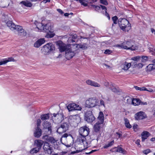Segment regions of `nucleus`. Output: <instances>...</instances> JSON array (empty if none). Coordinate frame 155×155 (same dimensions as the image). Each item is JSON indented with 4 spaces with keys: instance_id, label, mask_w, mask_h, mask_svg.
Listing matches in <instances>:
<instances>
[{
    "instance_id": "8",
    "label": "nucleus",
    "mask_w": 155,
    "mask_h": 155,
    "mask_svg": "<svg viewBox=\"0 0 155 155\" xmlns=\"http://www.w3.org/2000/svg\"><path fill=\"white\" fill-rule=\"evenodd\" d=\"M43 130H45L46 132V134L49 135L52 132L51 124L47 121H45L42 123Z\"/></svg>"
},
{
    "instance_id": "9",
    "label": "nucleus",
    "mask_w": 155,
    "mask_h": 155,
    "mask_svg": "<svg viewBox=\"0 0 155 155\" xmlns=\"http://www.w3.org/2000/svg\"><path fill=\"white\" fill-rule=\"evenodd\" d=\"M95 119L91 111H87L85 113L84 119L87 122L91 123Z\"/></svg>"
},
{
    "instance_id": "23",
    "label": "nucleus",
    "mask_w": 155,
    "mask_h": 155,
    "mask_svg": "<svg viewBox=\"0 0 155 155\" xmlns=\"http://www.w3.org/2000/svg\"><path fill=\"white\" fill-rule=\"evenodd\" d=\"M43 144V141L41 140H36L35 141L34 145L36 146L39 149H41Z\"/></svg>"
},
{
    "instance_id": "64",
    "label": "nucleus",
    "mask_w": 155,
    "mask_h": 155,
    "mask_svg": "<svg viewBox=\"0 0 155 155\" xmlns=\"http://www.w3.org/2000/svg\"><path fill=\"white\" fill-rule=\"evenodd\" d=\"M104 84L105 86L107 87L109 85V83L107 82H105L104 83Z\"/></svg>"
},
{
    "instance_id": "33",
    "label": "nucleus",
    "mask_w": 155,
    "mask_h": 155,
    "mask_svg": "<svg viewBox=\"0 0 155 155\" xmlns=\"http://www.w3.org/2000/svg\"><path fill=\"white\" fill-rule=\"evenodd\" d=\"M49 116L48 114L42 115L41 116V118L42 120H44L48 119L49 118Z\"/></svg>"
},
{
    "instance_id": "63",
    "label": "nucleus",
    "mask_w": 155,
    "mask_h": 155,
    "mask_svg": "<svg viewBox=\"0 0 155 155\" xmlns=\"http://www.w3.org/2000/svg\"><path fill=\"white\" fill-rule=\"evenodd\" d=\"M140 140H137L135 142V143L138 145H140Z\"/></svg>"
},
{
    "instance_id": "35",
    "label": "nucleus",
    "mask_w": 155,
    "mask_h": 155,
    "mask_svg": "<svg viewBox=\"0 0 155 155\" xmlns=\"http://www.w3.org/2000/svg\"><path fill=\"white\" fill-rule=\"evenodd\" d=\"M57 132L59 134H61L65 132L66 131L63 129V128L60 126L57 129Z\"/></svg>"
},
{
    "instance_id": "26",
    "label": "nucleus",
    "mask_w": 155,
    "mask_h": 155,
    "mask_svg": "<svg viewBox=\"0 0 155 155\" xmlns=\"http://www.w3.org/2000/svg\"><path fill=\"white\" fill-rule=\"evenodd\" d=\"M75 149L76 150L75 151L71 152V154H74L75 153H78L79 152H81L83 150H84L85 149V148L82 149L81 147H77L75 146Z\"/></svg>"
},
{
    "instance_id": "46",
    "label": "nucleus",
    "mask_w": 155,
    "mask_h": 155,
    "mask_svg": "<svg viewBox=\"0 0 155 155\" xmlns=\"http://www.w3.org/2000/svg\"><path fill=\"white\" fill-rule=\"evenodd\" d=\"M151 150L149 149H147L146 150H143L142 152L143 153L145 154H147L151 152Z\"/></svg>"
},
{
    "instance_id": "22",
    "label": "nucleus",
    "mask_w": 155,
    "mask_h": 155,
    "mask_svg": "<svg viewBox=\"0 0 155 155\" xmlns=\"http://www.w3.org/2000/svg\"><path fill=\"white\" fill-rule=\"evenodd\" d=\"M42 134V130L40 128H38L37 127L36 129V131L34 132V136L37 138L40 137Z\"/></svg>"
},
{
    "instance_id": "48",
    "label": "nucleus",
    "mask_w": 155,
    "mask_h": 155,
    "mask_svg": "<svg viewBox=\"0 0 155 155\" xmlns=\"http://www.w3.org/2000/svg\"><path fill=\"white\" fill-rule=\"evenodd\" d=\"M7 61L8 62H10V61H15V60L12 57L8 58H7Z\"/></svg>"
},
{
    "instance_id": "61",
    "label": "nucleus",
    "mask_w": 155,
    "mask_h": 155,
    "mask_svg": "<svg viewBox=\"0 0 155 155\" xmlns=\"http://www.w3.org/2000/svg\"><path fill=\"white\" fill-rule=\"evenodd\" d=\"M100 8H102V9L105 10L106 11L107 10V9L106 7L104 6H103L102 5H100Z\"/></svg>"
},
{
    "instance_id": "50",
    "label": "nucleus",
    "mask_w": 155,
    "mask_h": 155,
    "mask_svg": "<svg viewBox=\"0 0 155 155\" xmlns=\"http://www.w3.org/2000/svg\"><path fill=\"white\" fill-rule=\"evenodd\" d=\"M110 151L113 152H118V147L111 149Z\"/></svg>"
},
{
    "instance_id": "7",
    "label": "nucleus",
    "mask_w": 155,
    "mask_h": 155,
    "mask_svg": "<svg viewBox=\"0 0 155 155\" xmlns=\"http://www.w3.org/2000/svg\"><path fill=\"white\" fill-rule=\"evenodd\" d=\"M97 100L95 98H90L86 101L85 106L88 108L93 107L97 105Z\"/></svg>"
},
{
    "instance_id": "1",
    "label": "nucleus",
    "mask_w": 155,
    "mask_h": 155,
    "mask_svg": "<svg viewBox=\"0 0 155 155\" xmlns=\"http://www.w3.org/2000/svg\"><path fill=\"white\" fill-rule=\"evenodd\" d=\"M79 132L80 135L78 139L79 140L80 143H82L84 146L87 145V143L85 137L89 133V128L86 126L81 127L79 129ZM81 145H82V144H78L79 146Z\"/></svg>"
},
{
    "instance_id": "60",
    "label": "nucleus",
    "mask_w": 155,
    "mask_h": 155,
    "mask_svg": "<svg viewBox=\"0 0 155 155\" xmlns=\"http://www.w3.org/2000/svg\"><path fill=\"white\" fill-rule=\"evenodd\" d=\"M134 88L137 90L141 91V87H137V86H134Z\"/></svg>"
},
{
    "instance_id": "21",
    "label": "nucleus",
    "mask_w": 155,
    "mask_h": 155,
    "mask_svg": "<svg viewBox=\"0 0 155 155\" xmlns=\"http://www.w3.org/2000/svg\"><path fill=\"white\" fill-rule=\"evenodd\" d=\"M132 64H133V62H132L131 63H128L125 62L122 65V69L124 70H127Z\"/></svg>"
},
{
    "instance_id": "16",
    "label": "nucleus",
    "mask_w": 155,
    "mask_h": 155,
    "mask_svg": "<svg viewBox=\"0 0 155 155\" xmlns=\"http://www.w3.org/2000/svg\"><path fill=\"white\" fill-rule=\"evenodd\" d=\"M146 117H147L146 114L143 111H140L135 115V118L137 120L143 119Z\"/></svg>"
},
{
    "instance_id": "30",
    "label": "nucleus",
    "mask_w": 155,
    "mask_h": 155,
    "mask_svg": "<svg viewBox=\"0 0 155 155\" xmlns=\"http://www.w3.org/2000/svg\"><path fill=\"white\" fill-rule=\"evenodd\" d=\"M61 126L65 131L68 130L69 127L68 124L66 122L63 123Z\"/></svg>"
},
{
    "instance_id": "25",
    "label": "nucleus",
    "mask_w": 155,
    "mask_h": 155,
    "mask_svg": "<svg viewBox=\"0 0 155 155\" xmlns=\"http://www.w3.org/2000/svg\"><path fill=\"white\" fill-rule=\"evenodd\" d=\"M98 121L101 122V123H103L104 120V117L103 113L101 112H100L99 116L98 117Z\"/></svg>"
},
{
    "instance_id": "51",
    "label": "nucleus",
    "mask_w": 155,
    "mask_h": 155,
    "mask_svg": "<svg viewBox=\"0 0 155 155\" xmlns=\"http://www.w3.org/2000/svg\"><path fill=\"white\" fill-rule=\"evenodd\" d=\"M79 2L81 3V5L84 6H86L87 5V3L83 2V0H80V1H79Z\"/></svg>"
},
{
    "instance_id": "17",
    "label": "nucleus",
    "mask_w": 155,
    "mask_h": 155,
    "mask_svg": "<svg viewBox=\"0 0 155 155\" xmlns=\"http://www.w3.org/2000/svg\"><path fill=\"white\" fill-rule=\"evenodd\" d=\"M86 82V84L88 85L95 87H100L101 86L100 84L91 80H87Z\"/></svg>"
},
{
    "instance_id": "15",
    "label": "nucleus",
    "mask_w": 155,
    "mask_h": 155,
    "mask_svg": "<svg viewBox=\"0 0 155 155\" xmlns=\"http://www.w3.org/2000/svg\"><path fill=\"white\" fill-rule=\"evenodd\" d=\"M72 48H70L65 52V57L68 60L71 58L75 54V50H72Z\"/></svg>"
},
{
    "instance_id": "20",
    "label": "nucleus",
    "mask_w": 155,
    "mask_h": 155,
    "mask_svg": "<svg viewBox=\"0 0 155 155\" xmlns=\"http://www.w3.org/2000/svg\"><path fill=\"white\" fill-rule=\"evenodd\" d=\"M103 123H101V122H97L96 123L94 126V131L96 133L99 132L100 131L101 127V125Z\"/></svg>"
},
{
    "instance_id": "40",
    "label": "nucleus",
    "mask_w": 155,
    "mask_h": 155,
    "mask_svg": "<svg viewBox=\"0 0 155 155\" xmlns=\"http://www.w3.org/2000/svg\"><path fill=\"white\" fill-rule=\"evenodd\" d=\"M112 20L113 21V23L114 24H117V20L118 19L117 17L115 16L112 17Z\"/></svg>"
},
{
    "instance_id": "32",
    "label": "nucleus",
    "mask_w": 155,
    "mask_h": 155,
    "mask_svg": "<svg viewBox=\"0 0 155 155\" xmlns=\"http://www.w3.org/2000/svg\"><path fill=\"white\" fill-rule=\"evenodd\" d=\"M40 150L38 147H35L31 149L30 151V153L31 154L36 153L39 152Z\"/></svg>"
},
{
    "instance_id": "27",
    "label": "nucleus",
    "mask_w": 155,
    "mask_h": 155,
    "mask_svg": "<svg viewBox=\"0 0 155 155\" xmlns=\"http://www.w3.org/2000/svg\"><path fill=\"white\" fill-rule=\"evenodd\" d=\"M109 86L110 89L112 91L116 93L119 92V90L116 88L114 84H112Z\"/></svg>"
},
{
    "instance_id": "11",
    "label": "nucleus",
    "mask_w": 155,
    "mask_h": 155,
    "mask_svg": "<svg viewBox=\"0 0 155 155\" xmlns=\"http://www.w3.org/2000/svg\"><path fill=\"white\" fill-rule=\"evenodd\" d=\"M54 45L52 43H48L43 46L42 50L46 53L52 52L55 50Z\"/></svg>"
},
{
    "instance_id": "24",
    "label": "nucleus",
    "mask_w": 155,
    "mask_h": 155,
    "mask_svg": "<svg viewBox=\"0 0 155 155\" xmlns=\"http://www.w3.org/2000/svg\"><path fill=\"white\" fill-rule=\"evenodd\" d=\"M150 135V134L147 131H144L142 132L141 134L142 141H144L145 140L147 139Z\"/></svg>"
},
{
    "instance_id": "12",
    "label": "nucleus",
    "mask_w": 155,
    "mask_h": 155,
    "mask_svg": "<svg viewBox=\"0 0 155 155\" xmlns=\"http://www.w3.org/2000/svg\"><path fill=\"white\" fill-rule=\"evenodd\" d=\"M52 119L55 123H59L63 120V115L61 114H54Z\"/></svg>"
},
{
    "instance_id": "54",
    "label": "nucleus",
    "mask_w": 155,
    "mask_h": 155,
    "mask_svg": "<svg viewBox=\"0 0 155 155\" xmlns=\"http://www.w3.org/2000/svg\"><path fill=\"white\" fill-rule=\"evenodd\" d=\"M101 3L106 5L107 4V2L105 0H101Z\"/></svg>"
},
{
    "instance_id": "49",
    "label": "nucleus",
    "mask_w": 155,
    "mask_h": 155,
    "mask_svg": "<svg viewBox=\"0 0 155 155\" xmlns=\"http://www.w3.org/2000/svg\"><path fill=\"white\" fill-rule=\"evenodd\" d=\"M112 52L111 50L109 49H106L104 53L106 54H110Z\"/></svg>"
},
{
    "instance_id": "53",
    "label": "nucleus",
    "mask_w": 155,
    "mask_h": 155,
    "mask_svg": "<svg viewBox=\"0 0 155 155\" xmlns=\"http://www.w3.org/2000/svg\"><path fill=\"white\" fill-rule=\"evenodd\" d=\"M132 99L130 97H128L127 98V103L128 104L130 103L131 102L132 103Z\"/></svg>"
},
{
    "instance_id": "28",
    "label": "nucleus",
    "mask_w": 155,
    "mask_h": 155,
    "mask_svg": "<svg viewBox=\"0 0 155 155\" xmlns=\"http://www.w3.org/2000/svg\"><path fill=\"white\" fill-rule=\"evenodd\" d=\"M20 3L27 7H31L32 5V4L31 2L27 0L22 1Z\"/></svg>"
},
{
    "instance_id": "14",
    "label": "nucleus",
    "mask_w": 155,
    "mask_h": 155,
    "mask_svg": "<svg viewBox=\"0 0 155 155\" xmlns=\"http://www.w3.org/2000/svg\"><path fill=\"white\" fill-rule=\"evenodd\" d=\"M43 149L45 153L51 154L52 152V147L48 142H46L44 143Z\"/></svg>"
},
{
    "instance_id": "13",
    "label": "nucleus",
    "mask_w": 155,
    "mask_h": 155,
    "mask_svg": "<svg viewBox=\"0 0 155 155\" xmlns=\"http://www.w3.org/2000/svg\"><path fill=\"white\" fill-rule=\"evenodd\" d=\"M69 111L74 110H81L82 108L79 105L75 103L70 104L67 106Z\"/></svg>"
},
{
    "instance_id": "55",
    "label": "nucleus",
    "mask_w": 155,
    "mask_h": 155,
    "mask_svg": "<svg viewBox=\"0 0 155 155\" xmlns=\"http://www.w3.org/2000/svg\"><path fill=\"white\" fill-rule=\"evenodd\" d=\"M57 11L61 15L63 14L64 13V12L60 9H57Z\"/></svg>"
},
{
    "instance_id": "18",
    "label": "nucleus",
    "mask_w": 155,
    "mask_h": 155,
    "mask_svg": "<svg viewBox=\"0 0 155 155\" xmlns=\"http://www.w3.org/2000/svg\"><path fill=\"white\" fill-rule=\"evenodd\" d=\"M45 42L44 38H41L36 41L34 44V46L36 48H38Z\"/></svg>"
},
{
    "instance_id": "44",
    "label": "nucleus",
    "mask_w": 155,
    "mask_h": 155,
    "mask_svg": "<svg viewBox=\"0 0 155 155\" xmlns=\"http://www.w3.org/2000/svg\"><path fill=\"white\" fill-rule=\"evenodd\" d=\"M71 38H72V42H74V39H76L77 38V35L76 34H75L74 35H71Z\"/></svg>"
},
{
    "instance_id": "52",
    "label": "nucleus",
    "mask_w": 155,
    "mask_h": 155,
    "mask_svg": "<svg viewBox=\"0 0 155 155\" xmlns=\"http://www.w3.org/2000/svg\"><path fill=\"white\" fill-rule=\"evenodd\" d=\"M85 1L88 3H92L94 2H95L97 1V0H85Z\"/></svg>"
},
{
    "instance_id": "10",
    "label": "nucleus",
    "mask_w": 155,
    "mask_h": 155,
    "mask_svg": "<svg viewBox=\"0 0 155 155\" xmlns=\"http://www.w3.org/2000/svg\"><path fill=\"white\" fill-rule=\"evenodd\" d=\"M80 120V117L78 115L71 116L69 117L68 121L70 125L75 127L77 125Z\"/></svg>"
},
{
    "instance_id": "47",
    "label": "nucleus",
    "mask_w": 155,
    "mask_h": 155,
    "mask_svg": "<svg viewBox=\"0 0 155 155\" xmlns=\"http://www.w3.org/2000/svg\"><path fill=\"white\" fill-rule=\"evenodd\" d=\"M115 135L117 139L120 138L122 136V134L118 132H116Z\"/></svg>"
},
{
    "instance_id": "45",
    "label": "nucleus",
    "mask_w": 155,
    "mask_h": 155,
    "mask_svg": "<svg viewBox=\"0 0 155 155\" xmlns=\"http://www.w3.org/2000/svg\"><path fill=\"white\" fill-rule=\"evenodd\" d=\"M7 62H8L7 61V58L5 59H3V60L0 61V65H3V64H5L7 63Z\"/></svg>"
},
{
    "instance_id": "2",
    "label": "nucleus",
    "mask_w": 155,
    "mask_h": 155,
    "mask_svg": "<svg viewBox=\"0 0 155 155\" xmlns=\"http://www.w3.org/2000/svg\"><path fill=\"white\" fill-rule=\"evenodd\" d=\"M51 25V23H49L44 26L42 23H39L37 25L36 27L38 29L47 33L45 35V37L51 38L53 37L55 35L54 33L52 31Z\"/></svg>"
},
{
    "instance_id": "31",
    "label": "nucleus",
    "mask_w": 155,
    "mask_h": 155,
    "mask_svg": "<svg viewBox=\"0 0 155 155\" xmlns=\"http://www.w3.org/2000/svg\"><path fill=\"white\" fill-rule=\"evenodd\" d=\"M114 140H112L109 142L108 143L105 144L103 147V148L104 149H107L108 147H110L114 144Z\"/></svg>"
},
{
    "instance_id": "56",
    "label": "nucleus",
    "mask_w": 155,
    "mask_h": 155,
    "mask_svg": "<svg viewBox=\"0 0 155 155\" xmlns=\"http://www.w3.org/2000/svg\"><path fill=\"white\" fill-rule=\"evenodd\" d=\"M100 104L101 105H102L105 107L104 101L102 100H101L100 101Z\"/></svg>"
},
{
    "instance_id": "57",
    "label": "nucleus",
    "mask_w": 155,
    "mask_h": 155,
    "mask_svg": "<svg viewBox=\"0 0 155 155\" xmlns=\"http://www.w3.org/2000/svg\"><path fill=\"white\" fill-rule=\"evenodd\" d=\"M92 6L94 8H95L97 9H99L101 8L100 5V6H96L95 5H92Z\"/></svg>"
},
{
    "instance_id": "62",
    "label": "nucleus",
    "mask_w": 155,
    "mask_h": 155,
    "mask_svg": "<svg viewBox=\"0 0 155 155\" xmlns=\"http://www.w3.org/2000/svg\"><path fill=\"white\" fill-rule=\"evenodd\" d=\"M140 104L143 105H146L147 104V103L146 102H142L140 100Z\"/></svg>"
},
{
    "instance_id": "36",
    "label": "nucleus",
    "mask_w": 155,
    "mask_h": 155,
    "mask_svg": "<svg viewBox=\"0 0 155 155\" xmlns=\"http://www.w3.org/2000/svg\"><path fill=\"white\" fill-rule=\"evenodd\" d=\"M48 139V142L54 144L56 142V140L52 137H49Z\"/></svg>"
},
{
    "instance_id": "37",
    "label": "nucleus",
    "mask_w": 155,
    "mask_h": 155,
    "mask_svg": "<svg viewBox=\"0 0 155 155\" xmlns=\"http://www.w3.org/2000/svg\"><path fill=\"white\" fill-rule=\"evenodd\" d=\"M148 69L150 71L155 70V65L149 64L148 66Z\"/></svg>"
},
{
    "instance_id": "34",
    "label": "nucleus",
    "mask_w": 155,
    "mask_h": 155,
    "mask_svg": "<svg viewBox=\"0 0 155 155\" xmlns=\"http://www.w3.org/2000/svg\"><path fill=\"white\" fill-rule=\"evenodd\" d=\"M125 125L127 128H130L131 127V125L130 124L129 121L127 118L124 119Z\"/></svg>"
},
{
    "instance_id": "39",
    "label": "nucleus",
    "mask_w": 155,
    "mask_h": 155,
    "mask_svg": "<svg viewBox=\"0 0 155 155\" xmlns=\"http://www.w3.org/2000/svg\"><path fill=\"white\" fill-rule=\"evenodd\" d=\"M134 64V66H136L138 67L139 68H142L143 66V64L141 63H139L137 64L136 62H133V64Z\"/></svg>"
},
{
    "instance_id": "5",
    "label": "nucleus",
    "mask_w": 155,
    "mask_h": 155,
    "mask_svg": "<svg viewBox=\"0 0 155 155\" xmlns=\"http://www.w3.org/2000/svg\"><path fill=\"white\" fill-rule=\"evenodd\" d=\"M116 46L125 49L132 50H135L137 48L134 42L131 41H125L121 45H117Z\"/></svg>"
},
{
    "instance_id": "41",
    "label": "nucleus",
    "mask_w": 155,
    "mask_h": 155,
    "mask_svg": "<svg viewBox=\"0 0 155 155\" xmlns=\"http://www.w3.org/2000/svg\"><path fill=\"white\" fill-rule=\"evenodd\" d=\"M148 57L147 56H142V57L141 61L142 62H144L148 60Z\"/></svg>"
},
{
    "instance_id": "42",
    "label": "nucleus",
    "mask_w": 155,
    "mask_h": 155,
    "mask_svg": "<svg viewBox=\"0 0 155 155\" xmlns=\"http://www.w3.org/2000/svg\"><path fill=\"white\" fill-rule=\"evenodd\" d=\"M141 57L140 56H137L133 57L131 58V60L135 61L134 62L137 61L138 60H139L140 59Z\"/></svg>"
},
{
    "instance_id": "6",
    "label": "nucleus",
    "mask_w": 155,
    "mask_h": 155,
    "mask_svg": "<svg viewBox=\"0 0 155 155\" xmlns=\"http://www.w3.org/2000/svg\"><path fill=\"white\" fill-rule=\"evenodd\" d=\"M57 45L58 46L59 51L61 52L68 51V49L72 48V45L68 44L66 45L61 41H58L57 42Z\"/></svg>"
},
{
    "instance_id": "19",
    "label": "nucleus",
    "mask_w": 155,
    "mask_h": 155,
    "mask_svg": "<svg viewBox=\"0 0 155 155\" xmlns=\"http://www.w3.org/2000/svg\"><path fill=\"white\" fill-rule=\"evenodd\" d=\"M73 47H74L77 48L75 50H76L78 48H82L83 50H85L88 48V46L86 44H83L82 45H78L75 44L72 45Z\"/></svg>"
},
{
    "instance_id": "59",
    "label": "nucleus",
    "mask_w": 155,
    "mask_h": 155,
    "mask_svg": "<svg viewBox=\"0 0 155 155\" xmlns=\"http://www.w3.org/2000/svg\"><path fill=\"white\" fill-rule=\"evenodd\" d=\"M137 126L138 125L136 124H135L133 125V128L134 131H136L135 130L137 129Z\"/></svg>"
},
{
    "instance_id": "3",
    "label": "nucleus",
    "mask_w": 155,
    "mask_h": 155,
    "mask_svg": "<svg viewBox=\"0 0 155 155\" xmlns=\"http://www.w3.org/2000/svg\"><path fill=\"white\" fill-rule=\"evenodd\" d=\"M7 26L12 31L17 30L19 34L23 36H26L27 32L24 30L21 26L15 25L12 21H9L6 22Z\"/></svg>"
},
{
    "instance_id": "4",
    "label": "nucleus",
    "mask_w": 155,
    "mask_h": 155,
    "mask_svg": "<svg viewBox=\"0 0 155 155\" xmlns=\"http://www.w3.org/2000/svg\"><path fill=\"white\" fill-rule=\"evenodd\" d=\"M118 24L120 28L125 31H128L130 29L131 24L125 18H119L118 20Z\"/></svg>"
},
{
    "instance_id": "58",
    "label": "nucleus",
    "mask_w": 155,
    "mask_h": 155,
    "mask_svg": "<svg viewBox=\"0 0 155 155\" xmlns=\"http://www.w3.org/2000/svg\"><path fill=\"white\" fill-rule=\"evenodd\" d=\"M105 15L108 18L109 20L110 19V17L108 13L107 12L106 10H105Z\"/></svg>"
},
{
    "instance_id": "43",
    "label": "nucleus",
    "mask_w": 155,
    "mask_h": 155,
    "mask_svg": "<svg viewBox=\"0 0 155 155\" xmlns=\"http://www.w3.org/2000/svg\"><path fill=\"white\" fill-rule=\"evenodd\" d=\"M37 125L38 128H40V127L41 123V121L40 119H38L36 121Z\"/></svg>"
},
{
    "instance_id": "38",
    "label": "nucleus",
    "mask_w": 155,
    "mask_h": 155,
    "mask_svg": "<svg viewBox=\"0 0 155 155\" xmlns=\"http://www.w3.org/2000/svg\"><path fill=\"white\" fill-rule=\"evenodd\" d=\"M126 151L122 148L118 147V152L125 154Z\"/></svg>"
},
{
    "instance_id": "29",
    "label": "nucleus",
    "mask_w": 155,
    "mask_h": 155,
    "mask_svg": "<svg viewBox=\"0 0 155 155\" xmlns=\"http://www.w3.org/2000/svg\"><path fill=\"white\" fill-rule=\"evenodd\" d=\"M140 100L138 99H132V104L134 106L140 104Z\"/></svg>"
}]
</instances>
